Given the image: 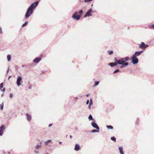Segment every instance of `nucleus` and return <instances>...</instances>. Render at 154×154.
Masks as SVG:
<instances>
[{"label":"nucleus","instance_id":"nucleus-1","mask_svg":"<svg viewBox=\"0 0 154 154\" xmlns=\"http://www.w3.org/2000/svg\"><path fill=\"white\" fill-rule=\"evenodd\" d=\"M39 3L38 1L32 3L28 8L25 15V17L27 18L30 17L33 13V10L37 6Z\"/></svg>","mask_w":154,"mask_h":154},{"label":"nucleus","instance_id":"nucleus-2","mask_svg":"<svg viewBox=\"0 0 154 154\" xmlns=\"http://www.w3.org/2000/svg\"><path fill=\"white\" fill-rule=\"evenodd\" d=\"M83 13V11L82 10H80L79 12L76 11L73 14L72 17L73 19L78 20L80 19Z\"/></svg>","mask_w":154,"mask_h":154},{"label":"nucleus","instance_id":"nucleus-3","mask_svg":"<svg viewBox=\"0 0 154 154\" xmlns=\"http://www.w3.org/2000/svg\"><path fill=\"white\" fill-rule=\"evenodd\" d=\"M122 60L123 62V64L125 66V67L127 66L128 65L129 63L126 62L128 61L129 59V58L128 57H127L124 58H122Z\"/></svg>","mask_w":154,"mask_h":154},{"label":"nucleus","instance_id":"nucleus-4","mask_svg":"<svg viewBox=\"0 0 154 154\" xmlns=\"http://www.w3.org/2000/svg\"><path fill=\"white\" fill-rule=\"evenodd\" d=\"M138 60L136 56L133 55L131 57V62L134 64H137L138 62Z\"/></svg>","mask_w":154,"mask_h":154},{"label":"nucleus","instance_id":"nucleus-5","mask_svg":"<svg viewBox=\"0 0 154 154\" xmlns=\"http://www.w3.org/2000/svg\"><path fill=\"white\" fill-rule=\"evenodd\" d=\"M123 62L122 58H121L118 61H116V63L117 65L118 64L121 65L120 67L121 68H123L125 67Z\"/></svg>","mask_w":154,"mask_h":154},{"label":"nucleus","instance_id":"nucleus-6","mask_svg":"<svg viewBox=\"0 0 154 154\" xmlns=\"http://www.w3.org/2000/svg\"><path fill=\"white\" fill-rule=\"evenodd\" d=\"M93 12V11H92V9L91 8H90L86 12L84 16V17L85 18L86 17H89L91 16L92 14L91 13Z\"/></svg>","mask_w":154,"mask_h":154},{"label":"nucleus","instance_id":"nucleus-7","mask_svg":"<svg viewBox=\"0 0 154 154\" xmlns=\"http://www.w3.org/2000/svg\"><path fill=\"white\" fill-rule=\"evenodd\" d=\"M22 78L20 76H18L17 78L16 83L18 86L21 85V82H22Z\"/></svg>","mask_w":154,"mask_h":154},{"label":"nucleus","instance_id":"nucleus-8","mask_svg":"<svg viewBox=\"0 0 154 154\" xmlns=\"http://www.w3.org/2000/svg\"><path fill=\"white\" fill-rule=\"evenodd\" d=\"M42 58V55L41 54L39 57H36L33 60V62L35 63H38L41 60Z\"/></svg>","mask_w":154,"mask_h":154},{"label":"nucleus","instance_id":"nucleus-9","mask_svg":"<svg viewBox=\"0 0 154 154\" xmlns=\"http://www.w3.org/2000/svg\"><path fill=\"white\" fill-rule=\"evenodd\" d=\"M139 46L140 48L144 49L147 48L149 45H146L144 42H142L141 44L139 45Z\"/></svg>","mask_w":154,"mask_h":154},{"label":"nucleus","instance_id":"nucleus-10","mask_svg":"<svg viewBox=\"0 0 154 154\" xmlns=\"http://www.w3.org/2000/svg\"><path fill=\"white\" fill-rule=\"evenodd\" d=\"M5 129V125H3L0 127V136H2L3 135V131Z\"/></svg>","mask_w":154,"mask_h":154},{"label":"nucleus","instance_id":"nucleus-11","mask_svg":"<svg viewBox=\"0 0 154 154\" xmlns=\"http://www.w3.org/2000/svg\"><path fill=\"white\" fill-rule=\"evenodd\" d=\"M92 126L94 128H96L97 130H99L100 128L93 121L91 123Z\"/></svg>","mask_w":154,"mask_h":154},{"label":"nucleus","instance_id":"nucleus-12","mask_svg":"<svg viewBox=\"0 0 154 154\" xmlns=\"http://www.w3.org/2000/svg\"><path fill=\"white\" fill-rule=\"evenodd\" d=\"M42 142H41L38 143L35 147V149H39L42 146Z\"/></svg>","mask_w":154,"mask_h":154},{"label":"nucleus","instance_id":"nucleus-13","mask_svg":"<svg viewBox=\"0 0 154 154\" xmlns=\"http://www.w3.org/2000/svg\"><path fill=\"white\" fill-rule=\"evenodd\" d=\"M143 52V51H136L134 54L133 55V56L137 57V56H140L141 53Z\"/></svg>","mask_w":154,"mask_h":154},{"label":"nucleus","instance_id":"nucleus-14","mask_svg":"<svg viewBox=\"0 0 154 154\" xmlns=\"http://www.w3.org/2000/svg\"><path fill=\"white\" fill-rule=\"evenodd\" d=\"M80 148V146L78 144H76L75 145L74 150L76 151L79 150Z\"/></svg>","mask_w":154,"mask_h":154},{"label":"nucleus","instance_id":"nucleus-15","mask_svg":"<svg viewBox=\"0 0 154 154\" xmlns=\"http://www.w3.org/2000/svg\"><path fill=\"white\" fill-rule=\"evenodd\" d=\"M119 152L120 154H124L123 151V148L122 146H120L119 147Z\"/></svg>","mask_w":154,"mask_h":154},{"label":"nucleus","instance_id":"nucleus-16","mask_svg":"<svg viewBox=\"0 0 154 154\" xmlns=\"http://www.w3.org/2000/svg\"><path fill=\"white\" fill-rule=\"evenodd\" d=\"M109 65L111 67H113L117 65V64L115 62H112L109 63Z\"/></svg>","mask_w":154,"mask_h":154},{"label":"nucleus","instance_id":"nucleus-17","mask_svg":"<svg viewBox=\"0 0 154 154\" xmlns=\"http://www.w3.org/2000/svg\"><path fill=\"white\" fill-rule=\"evenodd\" d=\"M26 115L27 117V119L28 121H30L31 119V116L29 114L26 113Z\"/></svg>","mask_w":154,"mask_h":154},{"label":"nucleus","instance_id":"nucleus-18","mask_svg":"<svg viewBox=\"0 0 154 154\" xmlns=\"http://www.w3.org/2000/svg\"><path fill=\"white\" fill-rule=\"evenodd\" d=\"M42 142H43V144H45L46 145H48V143H50V142L51 143V140H48L46 141L45 142H43V141H42Z\"/></svg>","mask_w":154,"mask_h":154},{"label":"nucleus","instance_id":"nucleus-19","mask_svg":"<svg viewBox=\"0 0 154 154\" xmlns=\"http://www.w3.org/2000/svg\"><path fill=\"white\" fill-rule=\"evenodd\" d=\"M106 127L108 129H113V127L111 125H106Z\"/></svg>","mask_w":154,"mask_h":154},{"label":"nucleus","instance_id":"nucleus-20","mask_svg":"<svg viewBox=\"0 0 154 154\" xmlns=\"http://www.w3.org/2000/svg\"><path fill=\"white\" fill-rule=\"evenodd\" d=\"M8 61H10L11 60V56L9 54H8L7 56Z\"/></svg>","mask_w":154,"mask_h":154},{"label":"nucleus","instance_id":"nucleus-21","mask_svg":"<svg viewBox=\"0 0 154 154\" xmlns=\"http://www.w3.org/2000/svg\"><path fill=\"white\" fill-rule=\"evenodd\" d=\"M111 139L114 142H115L116 141V138L114 137H112L111 138Z\"/></svg>","mask_w":154,"mask_h":154},{"label":"nucleus","instance_id":"nucleus-22","mask_svg":"<svg viewBox=\"0 0 154 154\" xmlns=\"http://www.w3.org/2000/svg\"><path fill=\"white\" fill-rule=\"evenodd\" d=\"M88 118L89 120H92L93 119V118L92 117V116H91V114H90L89 115V116L88 117Z\"/></svg>","mask_w":154,"mask_h":154},{"label":"nucleus","instance_id":"nucleus-23","mask_svg":"<svg viewBox=\"0 0 154 154\" xmlns=\"http://www.w3.org/2000/svg\"><path fill=\"white\" fill-rule=\"evenodd\" d=\"M99 130H96L95 129H94L93 130H92L91 131V132L92 133H95V132H99Z\"/></svg>","mask_w":154,"mask_h":154},{"label":"nucleus","instance_id":"nucleus-24","mask_svg":"<svg viewBox=\"0 0 154 154\" xmlns=\"http://www.w3.org/2000/svg\"><path fill=\"white\" fill-rule=\"evenodd\" d=\"M28 23V22L27 21H26L22 25V27H24Z\"/></svg>","mask_w":154,"mask_h":154},{"label":"nucleus","instance_id":"nucleus-25","mask_svg":"<svg viewBox=\"0 0 154 154\" xmlns=\"http://www.w3.org/2000/svg\"><path fill=\"white\" fill-rule=\"evenodd\" d=\"M4 104L3 103H2L0 105V108L1 110H2L3 109Z\"/></svg>","mask_w":154,"mask_h":154},{"label":"nucleus","instance_id":"nucleus-26","mask_svg":"<svg viewBox=\"0 0 154 154\" xmlns=\"http://www.w3.org/2000/svg\"><path fill=\"white\" fill-rule=\"evenodd\" d=\"M99 83V81H96L95 82L94 85V86H96Z\"/></svg>","mask_w":154,"mask_h":154},{"label":"nucleus","instance_id":"nucleus-27","mask_svg":"<svg viewBox=\"0 0 154 154\" xmlns=\"http://www.w3.org/2000/svg\"><path fill=\"white\" fill-rule=\"evenodd\" d=\"M113 52L112 51H108V53L109 54L111 55L113 54Z\"/></svg>","mask_w":154,"mask_h":154},{"label":"nucleus","instance_id":"nucleus-28","mask_svg":"<svg viewBox=\"0 0 154 154\" xmlns=\"http://www.w3.org/2000/svg\"><path fill=\"white\" fill-rule=\"evenodd\" d=\"M89 105H93V101H92V99L91 98L90 99V101Z\"/></svg>","mask_w":154,"mask_h":154},{"label":"nucleus","instance_id":"nucleus-29","mask_svg":"<svg viewBox=\"0 0 154 154\" xmlns=\"http://www.w3.org/2000/svg\"><path fill=\"white\" fill-rule=\"evenodd\" d=\"M3 87V83H1L0 84V89H1Z\"/></svg>","mask_w":154,"mask_h":154},{"label":"nucleus","instance_id":"nucleus-30","mask_svg":"<svg viewBox=\"0 0 154 154\" xmlns=\"http://www.w3.org/2000/svg\"><path fill=\"white\" fill-rule=\"evenodd\" d=\"M119 69H117L113 72V73H116V72H119Z\"/></svg>","mask_w":154,"mask_h":154},{"label":"nucleus","instance_id":"nucleus-31","mask_svg":"<svg viewBox=\"0 0 154 154\" xmlns=\"http://www.w3.org/2000/svg\"><path fill=\"white\" fill-rule=\"evenodd\" d=\"M1 91H3V92H4L5 91V88H3L2 89H1Z\"/></svg>","mask_w":154,"mask_h":154},{"label":"nucleus","instance_id":"nucleus-32","mask_svg":"<svg viewBox=\"0 0 154 154\" xmlns=\"http://www.w3.org/2000/svg\"><path fill=\"white\" fill-rule=\"evenodd\" d=\"M91 1V0H85L84 2H87Z\"/></svg>","mask_w":154,"mask_h":154},{"label":"nucleus","instance_id":"nucleus-33","mask_svg":"<svg viewBox=\"0 0 154 154\" xmlns=\"http://www.w3.org/2000/svg\"><path fill=\"white\" fill-rule=\"evenodd\" d=\"M13 96V95L12 94L10 93V94L9 97L10 98L12 97Z\"/></svg>","mask_w":154,"mask_h":154},{"label":"nucleus","instance_id":"nucleus-34","mask_svg":"<svg viewBox=\"0 0 154 154\" xmlns=\"http://www.w3.org/2000/svg\"><path fill=\"white\" fill-rule=\"evenodd\" d=\"M34 152L36 154H38V151L37 150H35L34 151Z\"/></svg>","mask_w":154,"mask_h":154},{"label":"nucleus","instance_id":"nucleus-35","mask_svg":"<svg viewBox=\"0 0 154 154\" xmlns=\"http://www.w3.org/2000/svg\"><path fill=\"white\" fill-rule=\"evenodd\" d=\"M114 60H115V62L116 63V61H118V60H117V58L116 57H115V58Z\"/></svg>","mask_w":154,"mask_h":154},{"label":"nucleus","instance_id":"nucleus-36","mask_svg":"<svg viewBox=\"0 0 154 154\" xmlns=\"http://www.w3.org/2000/svg\"><path fill=\"white\" fill-rule=\"evenodd\" d=\"M89 103V100H88L86 102V103L87 104H88Z\"/></svg>","mask_w":154,"mask_h":154},{"label":"nucleus","instance_id":"nucleus-37","mask_svg":"<svg viewBox=\"0 0 154 154\" xmlns=\"http://www.w3.org/2000/svg\"><path fill=\"white\" fill-rule=\"evenodd\" d=\"M150 26L152 28L154 29V24L151 25Z\"/></svg>","mask_w":154,"mask_h":154},{"label":"nucleus","instance_id":"nucleus-38","mask_svg":"<svg viewBox=\"0 0 154 154\" xmlns=\"http://www.w3.org/2000/svg\"><path fill=\"white\" fill-rule=\"evenodd\" d=\"M91 105H88V109H91Z\"/></svg>","mask_w":154,"mask_h":154},{"label":"nucleus","instance_id":"nucleus-39","mask_svg":"<svg viewBox=\"0 0 154 154\" xmlns=\"http://www.w3.org/2000/svg\"><path fill=\"white\" fill-rule=\"evenodd\" d=\"M52 125V124H50L49 125H48V126L49 127H50Z\"/></svg>","mask_w":154,"mask_h":154},{"label":"nucleus","instance_id":"nucleus-40","mask_svg":"<svg viewBox=\"0 0 154 154\" xmlns=\"http://www.w3.org/2000/svg\"><path fill=\"white\" fill-rule=\"evenodd\" d=\"M0 33L1 34L2 33V29L0 27Z\"/></svg>","mask_w":154,"mask_h":154},{"label":"nucleus","instance_id":"nucleus-41","mask_svg":"<svg viewBox=\"0 0 154 154\" xmlns=\"http://www.w3.org/2000/svg\"><path fill=\"white\" fill-rule=\"evenodd\" d=\"M32 86H30L29 87V89H31V88H32Z\"/></svg>","mask_w":154,"mask_h":154},{"label":"nucleus","instance_id":"nucleus-42","mask_svg":"<svg viewBox=\"0 0 154 154\" xmlns=\"http://www.w3.org/2000/svg\"><path fill=\"white\" fill-rule=\"evenodd\" d=\"M90 95L89 94H88L86 95V96L87 97H88Z\"/></svg>","mask_w":154,"mask_h":154},{"label":"nucleus","instance_id":"nucleus-43","mask_svg":"<svg viewBox=\"0 0 154 154\" xmlns=\"http://www.w3.org/2000/svg\"><path fill=\"white\" fill-rule=\"evenodd\" d=\"M9 67H8V70L7 71V73H8V72H9Z\"/></svg>","mask_w":154,"mask_h":154},{"label":"nucleus","instance_id":"nucleus-44","mask_svg":"<svg viewBox=\"0 0 154 154\" xmlns=\"http://www.w3.org/2000/svg\"><path fill=\"white\" fill-rule=\"evenodd\" d=\"M74 98H75V99H76H76H79V98H78V97H75Z\"/></svg>","mask_w":154,"mask_h":154},{"label":"nucleus","instance_id":"nucleus-45","mask_svg":"<svg viewBox=\"0 0 154 154\" xmlns=\"http://www.w3.org/2000/svg\"><path fill=\"white\" fill-rule=\"evenodd\" d=\"M11 77H12V76H11V75H10V76H9V77H8V79H10V78Z\"/></svg>","mask_w":154,"mask_h":154},{"label":"nucleus","instance_id":"nucleus-46","mask_svg":"<svg viewBox=\"0 0 154 154\" xmlns=\"http://www.w3.org/2000/svg\"><path fill=\"white\" fill-rule=\"evenodd\" d=\"M69 137H70V139L72 138V136L71 135L69 136Z\"/></svg>","mask_w":154,"mask_h":154},{"label":"nucleus","instance_id":"nucleus-47","mask_svg":"<svg viewBox=\"0 0 154 154\" xmlns=\"http://www.w3.org/2000/svg\"><path fill=\"white\" fill-rule=\"evenodd\" d=\"M62 143V142L61 141H60L59 142V143H60V144H61V143Z\"/></svg>","mask_w":154,"mask_h":154},{"label":"nucleus","instance_id":"nucleus-48","mask_svg":"<svg viewBox=\"0 0 154 154\" xmlns=\"http://www.w3.org/2000/svg\"><path fill=\"white\" fill-rule=\"evenodd\" d=\"M7 154H10V152H8Z\"/></svg>","mask_w":154,"mask_h":154},{"label":"nucleus","instance_id":"nucleus-49","mask_svg":"<svg viewBox=\"0 0 154 154\" xmlns=\"http://www.w3.org/2000/svg\"><path fill=\"white\" fill-rule=\"evenodd\" d=\"M4 154H5V152L4 151L3 152Z\"/></svg>","mask_w":154,"mask_h":154},{"label":"nucleus","instance_id":"nucleus-50","mask_svg":"<svg viewBox=\"0 0 154 154\" xmlns=\"http://www.w3.org/2000/svg\"><path fill=\"white\" fill-rule=\"evenodd\" d=\"M22 67H24V65H22Z\"/></svg>","mask_w":154,"mask_h":154},{"label":"nucleus","instance_id":"nucleus-51","mask_svg":"<svg viewBox=\"0 0 154 154\" xmlns=\"http://www.w3.org/2000/svg\"><path fill=\"white\" fill-rule=\"evenodd\" d=\"M137 121H139V119H137Z\"/></svg>","mask_w":154,"mask_h":154},{"label":"nucleus","instance_id":"nucleus-52","mask_svg":"<svg viewBox=\"0 0 154 154\" xmlns=\"http://www.w3.org/2000/svg\"><path fill=\"white\" fill-rule=\"evenodd\" d=\"M3 96V94H2V96Z\"/></svg>","mask_w":154,"mask_h":154}]
</instances>
